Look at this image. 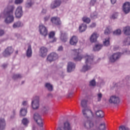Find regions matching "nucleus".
Instances as JSON below:
<instances>
[{"label": "nucleus", "mask_w": 130, "mask_h": 130, "mask_svg": "<svg viewBox=\"0 0 130 130\" xmlns=\"http://www.w3.org/2000/svg\"><path fill=\"white\" fill-rule=\"evenodd\" d=\"M22 84H24V81L22 82Z\"/></svg>", "instance_id": "obj_63"}, {"label": "nucleus", "mask_w": 130, "mask_h": 130, "mask_svg": "<svg viewBox=\"0 0 130 130\" xmlns=\"http://www.w3.org/2000/svg\"><path fill=\"white\" fill-rule=\"evenodd\" d=\"M123 45H130V38L128 37L123 42Z\"/></svg>", "instance_id": "obj_34"}, {"label": "nucleus", "mask_w": 130, "mask_h": 130, "mask_svg": "<svg viewBox=\"0 0 130 130\" xmlns=\"http://www.w3.org/2000/svg\"><path fill=\"white\" fill-rule=\"evenodd\" d=\"M55 35V32L54 31H51L49 34V39H53L50 42H55L56 41V38L54 37Z\"/></svg>", "instance_id": "obj_22"}, {"label": "nucleus", "mask_w": 130, "mask_h": 130, "mask_svg": "<svg viewBox=\"0 0 130 130\" xmlns=\"http://www.w3.org/2000/svg\"><path fill=\"white\" fill-rule=\"evenodd\" d=\"M100 130H105V123H102L100 125Z\"/></svg>", "instance_id": "obj_42"}, {"label": "nucleus", "mask_w": 130, "mask_h": 130, "mask_svg": "<svg viewBox=\"0 0 130 130\" xmlns=\"http://www.w3.org/2000/svg\"><path fill=\"white\" fill-rule=\"evenodd\" d=\"M23 2H24V0H15V4H16V5H19L22 4Z\"/></svg>", "instance_id": "obj_47"}, {"label": "nucleus", "mask_w": 130, "mask_h": 130, "mask_svg": "<svg viewBox=\"0 0 130 130\" xmlns=\"http://www.w3.org/2000/svg\"><path fill=\"white\" fill-rule=\"evenodd\" d=\"M119 130H127V127H126L123 125H121L119 127Z\"/></svg>", "instance_id": "obj_49"}, {"label": "nucleus", "mask_w": 130, "mask_h": 130, "mask_svg": "<svg viewBox=\"0 0 130 130\" xmlns=\"http://www.w3.org/2000/svg\"><path fill=\"white\" fill-rule=\"evenodd\" d=\"M125 35H130V26H126L123 29Z\"/></svg>", "instance_id": "obj_32"}, {"label": "nucleus", "mask_w": 130, "mask_h": 130, "mask_svg": "<svg viewBox=\"0 0 130 130\" xmlns=\"http://www.w3.org/2000/svg\"><path fill=\"white\" fill-rule=\"evenodd\" d=\"M45 87L48 89L49 91H52V90H53V87L50 83H46Z\"/></svg>", "instance_id": "obj_33"}, {"label": "nucleus", "mask_w": 130, "mask_h": 130, "mask_svg": "<svg viewBox=\"0 0 130 130\" xmlns=\"http://www.w3.org/2000/svg\"><path fill=\"white\" fill-rule=\"evenodd\" d=\"M49 109V108L48 107H44V111H46V110H48Z\"/></svg>", "instance_id": "obj_55"}, {"label": "nucleus", "mask_w": 130, "mask_h": 130, "mask_svg": "<svg viewBox=\"0 0 130 130\" xmlns=\"http://www.w3.org/2000/svg\"><path fill=\"white\" fill-rule=\"evenodd\" d=\"M15 10L14 6H9L7 9H5V12L7 11V13L5 14V19L4 20L6 24H11L14 22V18L13 15V12Z\"/></svg>", "instance_id": "obj_1"}, {"label": "nucleus", "mask_w": 130, "mask_h": 130, "mask_svg": "<svg viewBox=\"0 0 130 130\" xmlns=\"http://www.w3.org/2000/svg\"><path fill=\"white\" fill-rule=\"evenodd\" d=\"M83 125L86 129H91L94 127V123L91 120H86L83 123Z\"/></svg>", "instance_id": "obj_7"}, {"label": "nucleus", "mask_w": 130, "mask_h": 130, "mask_svg": "<svg viewBox=\"0 0 130 130\" xmlns=\"http://www.w3.org/2000/svg\"><path fill=\"white\" fill-rule=\"evenodd\" d=\"M34 119L40 127H43L44 122H43V120L41 118V116L39 115V114L36 113L34 115Z\"/></svg>", "instance_id": "obj_3"}, {"label": "nucleus", "mask_w": 130, "mask_h": 130, "mask_svg": "<svg viewBox=\"0 0 130 130\" xmlns=\"http://www.w3.org/2000/svg\"><path fill=\"white\" fill-rule=\"evenodd\" d=\"M96 26V23H92L90 25V28H94V27Z\"/></svg>", "instance_id": "obj_52"}, {"label": "nucleus", "mask_w": 130, "mask_h": 130, "mask_svg": "<svg viewBox=\"0 0 130 130\" xmlns=\"http://www.w3.org/2000/svg\"><path fill=\"white\" fill-rule=\"evenodd\" d=\"M99 37V35L96 32H93L90 38V42H96L97 39Z\"/></svg>", "instance_id": "obj_20"}, {"label": "nucleus", "mask_w": 130, "mask_h": 130, "mask_svg": "<svg viewBox=\"0 0 130 130\" xmlns=\"http://www.w3.org/2000/svg\"><path fill=\"white\" fill-rule=\"evenodd\" d=\"M31 106L33 109H38L39 108V97L36 96L32 99Z\"/></svg>", "instance_id": "obj_5"}, {"label": "nucleus", "mask_w": 130, "mask_h": 130, "mask_svg": "<svg viewBox=\"0 0 130 130\" xmlns=\"http://www.w3.org/2000/svg\"><path fill=\"white\" fill-rule=\"evenodd\" d=\"M15 115H16V111L13 110V115H11V117L12 118H14V117H15Z\"/></svg>", "instance_id": "obj_51"}, {"label": "nucleus", "mask_w": 130, "mask_h": 130, "mask_svg": "<svg viewBox=\"0 0 130 130\" xmlns=\"http://www.w3.org/2000/svg\"><path fill=\"white\" fill-rule=\"evenodd\" d=\"M20 114L21 116H25L26 114H27V109L26 108H21Z\"/></svg>", "instance_id": "obj_27"}, {"label": "nucleus", "mask_w": 130, "mask_h": 130, "mask_svg": "<svg viewBox=\"0 0 130 130\" xmlns=\"http://www.w3.org/2000/svg\"><path fill=\"white\" fill-rule=\"evenodd\" d=\"M26 56L27 57H31L32 56V48L31 46L29 45L26 51Z\"/></svg>", "instance_id": "obj_25"}, {"label": "nucleus", "mask_w": 130, "mask_h": 130, "mask_svg": "<svg viewBox=\"0 0 130 130\" xmlns=\"http://www.w3.org/2000/svg\"><path fill=\"white\" fill-rule=\"evenodd\" d=\"M16 53H18V51H16Z\"/></svg>", "instance_id": "obj_62"}, {"label": "nucleus", "mask_w": 130, "mask_h": 130, "mask_svg": "<svg viewBox=\"0 0 130 130\" xmlns=\"http://www.w3.org/2000/svg\"><path fill=\"white\" fill-rule=\"evenodd\" d=\"M90 17L92 19H96L98 17V14L96 12H93L91 14Z\"/></svg>", "instance_id": "obj_36"}, {"label": "nucleus", "mask_w": 130, "mask_h": 130, "mask_svg": "<svg viewBox=\"0 0 130 130\" xmlns=\"http://www.w3.org/2000/svg\"><path fill=\"white\" fill-rule=\"evenodd\" d=\"M114 35H120L121 34V30L120 29H117L113 32Z\"/></svg>", "instance_id": "obj_43"}, {"label": "nucleus", "mask_w": 130, "mask_h": 130, "mask_svg": "<svg viewBox=\"0 0 130 130\" xmlns=\"http://www.w3.org/2000/svg\"><path fill=\"white\" fill-rule=\"evenodd\" d=\"M81 105L82 107L85 108L87 106V100H83L81 101Z\"/></svg>", "instance_id": "obj_39"}, {"label": "nucleus", "mask_w": 130, "mask_h": 130, "mask_svg": "<svg viewBox=\"0 0 130 130\" xmlns=\"http://www.w3.org/2000/svg\"><path fill=\"white\" fill-rule=\"evenodd\" d=\"M13 78L14 80H16L17 79H20V78H22V76L20 74H15L13 75Z\"/></svg>", "instance_id": "obj_44"}, {"label": "nucleus", "mask_w": 130, "mask_h": 130, "mask_svg": "<svg viewBox=\"0 0 130 130\" xmlns=\"http://www.w3.org/2000/svg\"><path fill=\"white\" fill-rule=\"evenodd\" d=\"M35 129H36V128L34 127L32 128V130H35Z\"/></svg>", "instance_id": "obj_61"}, {"label": "nucleus", "mask_w": 130, "mask_h": 130, "mask_svg": "<svg viewBox=\"0 0 130 130\" xmlns=\"http://www.w3.org/2000/svg\"><path fill=\"white\" fill-rule=\"evenodd\" d=\"M6 128V121L5 119H0V130H4Z\"/></svg>", "instance_id": "obj_23"}, {"label": "nucleus", "mask_w": 130, "mask_h": 130, "mask_svg": "<svg viewBox=\"0 0 130 130\" xmlns=\"http://www.w3.org/2000/svg\"><path fill=\"white\" fill-rule=\"evenodd\" d=\"M95 114L97 117H99L100 118H103V117H104V112L102 110L97 111L95 112Z\"/></svg>", "instance_id": "obj_24"}, {"label": "nucleus", "mask_w": 130, "mask_h": 130, "mask_svg": "<svg viewBox=\"0 0 130 130\" xmlns=\"http://www.w3.org/2000/svg\"><path fill=\"white\" fill-rule=\"evenodd\" d=\"M23 23H22L21 21H18L17 22H15L13 24V28H19V27H22L23 26Z\"/></svg>", "instance_id": "obj_29"}, {"label": "nucleus", "mask_w": 130, "mask_h": 130, "mask_svg": "<svg viewBox=\"0 0 130 130\" xmlns=\"http://www.w3.org/2000/svg\"><path fill=\"white\" fill-rule=\"evenodd\" d=\"M104 33L106 35L110 34V33H111V28L109 27H107V28L105 30Z\"/></svg>", "instance_id": "obj_37"}, {"label": "nucleus", "mask_w": 130, "mask_h": 130, "mask_svg": "<svg viewBox=\"0 0 130 130\" xmlns=\"http://www.w3.org/2000/svg\"><path fill=\"white\" fill-rule=\"evenodd\" d=\"M46 13V9H43L42 11V14H45Z\"/></svg>", "instance_id": "obj_58"}, {"label": "nucleus", "mask_w": 130, "mask_h": 130, "mask_svg": "<svg viewBox=\"0 0 130 130\" xmlns=\"http://www.w3.org/2000/svg\"><path fill=\"white\" fill-rule=\"evenodd\" d=\"M60 39L63 42H66L68 40V35L67 34H62L61 35Z\"/></svg>", "instance_id": "obj_31"}, {"label": "nucleus", "mask_w": 130, "mask_h": 130, "mask_svg": "<svg viewBox=\"0 0 130 130\" xmlns=\"http://www.w3.org/2000/svg\"><path fill=\"white\" fill-rule=\"evenodd\" d=\"M5 34V31L4 30H0V36H3Z\"/></svg>", "instance_id": "obj_53"}, {"label": "nucleus", "mask_w": 130, "mask_h": 130, "mask_svg": "<svg viewBox=\"0 0 130 130\" xmlns=\"http://www.w3.org/2000/svg\"><path fill=\"white\" fill-rule=\"evenodd\" d=\"M63 49V48H62V46H60L58 48V51H61Z\"/></svg>", "instance_id": "obj_54"}, {"label": "nucleus", "mask_w": 130, "mask_h": 130, "mask_svg": "<svg viewBox=\"0 0 130 130\" xmlns=\"http://www.w3.org/2000/svg\"><path fill=\"white\" fill-rule=\"evenodd\" d=\"M111 3L114 4L116 3V0H111Z\"/></svg>", "instance_id": "obj_57"}, {"label": "nucleus", "mask_w": 130, "mask_h": 130, "mask_svg": "<svg viewBox=\"0 0 130 130\" xmlns=\"http://www.w3.org/2000/svg\"><path fill=\"white\" fill-rule=\"evenodd\" d=\"M57 58H58V55H57V54L53 52L48 56L47 58V60L49 62H51V61H53V60H56V59H57Z\"/></svg>", "instance_id": "obj_9"}, {"label": "nucleus", "mask_w": 130, "mask_h": 130, "mask_svg": "<svg viewBox=\"0 0 130 130\" xmlns=\"http://www.w3.org/2000/svg\"><path fill=\"white\" fill-rule=\"evenodd\" d=\"M128 79V80H130V77H126V79Z\"/></svg>", "instance_id": "obj_60"}, {"label": "nucleus", "mask_w": 130, "mask_h": 130, "mask_svg": "<svg viewBox=\"0 0 130 130\" xmlns=\"http://www.w3.org/2000/svg\"><path fill=\"white\" fill-rule=\"evenodd\" d=\"M86 29H87V25H86V24H82L79 26L80 32H84L86 31Z\"/></svg>", "instance_id": "obj_30"}, {"label": "nucleus", "mask_w": 130, "mask_h": 130, "mask_svg": "<svg viewBox=\"0 0 130 130\" xmlns=\"http://www.w3.org/2000/svg\"><path fill=\"white\" fill-rule=\"evenodd\" d=\"M90 86H95L96 85V82L94 80H91L89 83Z\"/></svg>", "instance_id": "obj_48"}, {"label": "nucleus", "mask_w": 130, "mask_h": 130, "mask_svg": "<svg viewBox=\"0 0 130 130\" xmlns=\"http://www.w3.org/2000/svg\"><path fill=\"white\" fill-rule=\"evenodd\" d=\"M28 121V119H27L26 118H24L22 120V123L23 124H24V125H26V124H27Z\"/></svg>", "instance_id": "obj_46"}, {"label": "nucleus", "mask_w": 130, "mask_h": 130, "mask_svg": "<svg viewBox=\"0 0 130 130\" xmlns=\"http://www.w3.org/2000/svg\"><path fill=\"white\" fill-rule=\"evenodd\" d=\"M13 52H14V49L12 48V47H8L5 49V50L3 52V55L5 57H7V56L11 55V54H12Z\"/></svg>", "instance_id": "obj_12"}, {"label": "nucleus", "mask_w": 130, "mask_h": 130, "mask_svg": "<svg viewBox=\"0 0 130 130\" xmlns=\"http://www.w3.org/2000/svg\"><path fill=\"white\" fill-rule=\"evenodd\" d=\"M32 5H33V3H32V1L28 0L27 3L26 4V8H30L31 7Z\"/></svg>", "instance_id": "obj_41"}, {"label": "nucleus", "mask_w": 130, "mask_h": 130, "mask_svg": "<svg viewBox=\"0 0 130 130\" xmlns=\"http://www.w3.org/2000/svg\"><path fill=\"white\" fill-rule=\"evenodd\" d=\"M102 47H103V45L100 44H96L93 47V50L94 51H99V50H100Z\"/></svg>", "instance_id": "obj_28"}, {"label": "nucleus", "mask_w": 130, "mask_h": 130, "mask_svg": "<svg viewBox=\"0 0 130 130\" xmlns=\"http://www.w3.org/2000/svg\"><path fill=\"white\" fill-rule=\"evenodd\" d=\"M3 68H6V67H7V64H4L3 65Z\"/></svg>", "instance_id": "obj_59"}, {"label": "nucleus", "mask_w": 130, "mask_h": 130, "mask_svg": "<svg viewBox=\"0 0 130 130\" xmlns=\"http://www.w3.org/2000/svg\"><path fill=\"white\" fill-rule=\"evenodd\" d=\"M118 17V13H114L112 15L110 18L111 19H113V20H114L115 19H117Z\"/></svg>", "instance_id": "obj_40"}, {"label": "nucleus", "mask_w": 130, "mask_h": 130, "mask_svg": "<svg viewBox=\"0 0 130 130\" xmlns=\"http://www.w3.org/2000/svg\"><path fill=\"white\" fill-rule=\"evenodd\" d=\"M73 51L75 52V55H76V57H74V60L75 61H79V60H81L82 58L83 57L80 55V49L78 50H73Z\"/></svg>", "instance_id": "obj_13"}, {"label": "nucleus", "mask_w": 130, "mask_h": 130, "mask_svg": "<svg viewBox=\"0 0 130 130\" xmlns=\"http://www.w3.org/2000/svg\"><path fill=\"white\" fill-rule=\"evenodd\" d=\"M22 108H26L27 109V107H28V102L27 101H23L22 103Z\"/></svg>", "instance_id": "obj_45"}, {"label": "nucleus", "mask_w": 130, "mask_h": 130, "mask_svg": "<svg viewBox=\"0 0 130 130\" xmlns=\"http://www.w3.org/2000/svg\"><path fill=\"white\" fill-rule=\"evenodd\" d=\"M75 69H76L75 63H73L72 62H68L67 67V71L68 73H71V72L75 71Z\"/></svg>", "instance_id": "obj_14"}, {"label": "nucleus", "mask_w": 130, "mask_h": 130, "mask_svg": "<svg viewBox=\"0 0 130 130\" xmlns=\"http://www.w3.org/2000/svg\"><path fill=\"white\" fill-rule=\"evenodd\" d=\"M15 16L16 18H21L23 16V11L22 10V7L19 6L15 12Z\"/></svg>", "instance_id": "obj_17"}, {"label": "nucleus", "mask_w": 130, "mask_h": 130, "mask_svg": "<svg viewBox=\"0 0 130 130\" xmlns=\"http://www.w3.org/2000/svg\"><path fill=\"white\" fill-rule=\"evenodd\" d=\"M39 31L40 34L43 35V36H46L47 35V29L43 24L39 25Z\"/></svg>", "instance_id": "obj_11"}, {"label": "nucleus", "mask_w": 130, "mask_h": 130, "mask_svg": "<svg viewBox=\"0 0 130 130\" xmlns=\"http://www.w3.org/2000/svg\"><path fill=\"white\" fill-rule=\"evenodd\" d=\"M122 54L121 53L119 52L114 53L110 57V61H111V62H115V61H116V60L120 58V56H121Z\"/></svg>", "instance_id": "obj_6"}, {"label": "nucleus", "mask_w": 130, "mask_h": 130, "mask_svg": "<svg viewBox=\"0 0 130 130\" xmlns=\"http://www.w3.org/2000/svg\"><path fill=\"white\" fill-rule=\"evenodd\" d=\"M101 98H102V93H100L98 94V101H100L101 100Z\"/></svg>", "instance_id": "obj_50"}, {"label": "nucleus", "mask_w": 130, "mask_h": 130, "mask_svg": "<svg viewBox=\"0 0 130 130\" xmlns=\"http://www.w3.org/2000/svg\"><path fill=\"white\" fill-rule=\"evenodd\" d=\"M123 11L125 14H128L130 12V3L129 2L125 3L123 5Z\"/></svg>", "instance_id": "obj_15"}, {"label": "nucleus", "mask_w": 130, "mask_h": 130, "mask_svg": "<svg viewBox=\"0 0 130 130\" xmlns=\"http://www.w3.org/2000/svg\"><path fill=\"white\" fill-rule=\"evenodd\" d=\"M97 3V0H90L89 2L90 7H94Z\"/></svg>", "instance_id": "obj_38"}, {"label": "nucleus", "mask_w": 130, "mask_h": 130, "mask_svg": "<svg viewBox=\"0 0 130 130\" xmlns=\"http://www.w3.org/2000/svg\"><path fill=\"white\" fill-rule=\"evenodd\" d=\"M109 102L113 104H118L120 102V100L119 99V97L116 95H112L110 98Z\"/></svg>", "instance_id": "obj_8"}, {"label": "nucleus", "mask_w": 130, "mask_h": 130, "mask_svg": "<svg viewBox=\"0 0 130 130\" xmlns=\"http://www.w3.org/2000/svg\"><path fill=\"white\" fill-rule=\"evenodd\" d=\"M61 4L60 0H56L51 4V9H55L57 7H59Z\"/></svg>", "instance_id": "obj_18"}, {"label": "nucleus", "mask_w": 130, "mask_h": 130, "mask_svg": "<svg viewBox=\"0 0 130 130\" xmlns=\"http://www.w3.org/2000/svg\"><path fill=\"white\" fill-rule=\"evenodd\" d=\"M51 22L53 24H55V25H60L61 24V22L60 21V19L57 17H53L51 19Z\"/></svg>", "instance_id": "obj_21"}, {"label": "nucleus", "mask_w": 130, "mask_h": 130, "mask_svg": "<svg viewBox=\"0 0 130 130\" xmlns=\"http://www.w3.org/2000/svg\"><path fill=\"white\" fill-rule=\"evenodd\" d=\"M82 21H83V22H84L85 23H87V24H89V23L91 22V20L90 19V18L87 17H83Z\"/></svg>", "instance_id": "obj_35"}, {"label": "nucleus", "mask_w": 130, "mask_h": 130, "mask_svg": "<svg viewBox=\"0 0 130 130\" xmlns=\"http://www.w3.org/2000/svg\"><path fill=\"white\" fill-rule=\"evenodd\" d=\"M78 37L75 36H73L70 40V44L71 45H77L78 41Z\"/></svg>", "instance_id": "obj_19"}, {"label": "nucleus", "mask_w": 130, "mask_h": 130, "mask_svg": "<svg viewBox=\"0 0 130 130\" xmlns=\"http://www.w3.org/2000/svg\"><path fill=\"white\" fill-rule=\"evenodd\" d=\"M47 52H48V50L47 48L42 47L40 50V54L42 57H45L47 55Z\"/></svg>", "instance_id": "obj_16"}, {"label": "nucleus", "mask_w": 130, "mask_h": 130, "mask_svg": "<svg viewBox=\"0 0 130 130\" xmlns=\"http://www.w3.org/2000/svg\"><path fill=\"white\" fill-rule=\"evenodd\" d=\"M56 130H72V126L70 122L67 121L64 123L63 127H58Z\"/></svg>", "instance_id": "obj_10"}, {"label": "nucleus", "mask_w": 130, "mask_h": 130, "mask_svg": "<svg viewBox=\"0 0 130 130\" xmlns=\"http://www.w3.org/2000/svg\"><path fill=\"white\" fill-rule=\"evenodd\" d=\"M103 44L104 46H109L110 45V38H107L103 41Z\"/></svg>", "instance_id": "obj_26"}, {"label": "nucleus", "mask_w": 130, "mask_h": 130, "mask_svg": "<svg viewBox=\"0 0 130 130\" xmlns=\"http://www.w3.org/2000/svg\"><path fill=\"white\" fill-rule=\"evenodd\" d=\"M49 19V16H47L44 18L45 21L46 22V21H48V20Z\"/></svg>", "instance_id": "obj_56"}, {"label": "nucleus", "mask_w": 130, "mask_h": 130, "mask_svg": "<svg viewBox=\"0 0 130 130\" xmlns=\"http://www.w3.org/2000/svg\"><path fill=\"white\" fill-rule=\"evenodd\" d=\"M82 113L85 117L90 118V117H94V114L92 111L89 108H85L82 110Z\"/></svg>", "instance_id": "obj_4"}, {"label": "nucleus", "mask_w": 130, "mask_h": 130, "mask_svg": "<svg viewBox=\"0 0 130 130\" xmlns=\"http://www.w3.org/2000/svg\"><path fill=\"white\" fill-rule=\"evenodd\" d=\"M84 58L85 59V64L84 65L81 69V72L82 73H85L87 72V71H89V70H91L92 68V63H93V56H89L88 55H86L84 56Z\"/></svg>", "instance_id": "obj_2"}]
</instances>
